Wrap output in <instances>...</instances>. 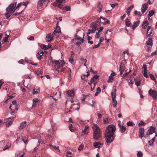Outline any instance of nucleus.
<instances>
[{
    "label": "nucleus",
    "instance_id": "f257e3e1",
    "mask_svg": "<svg viewBox=\"0 0 157 157\" xmlns=\"http://www.w3.org/2000/svg\"><path fill=\"white\" fill-rule=\"evenodd\" d=\"M116 130V127L113 124L109 125L106 127L105 136L107 143H110L113 141L115 137L114 132Z\"/></svg>",
    "mask_w": 157,
    "mask_h": 157
},
{
    "label": "nucleus",
    "instance_id": "f03ea898",
    "mask_svg": "<svg viewBox=\"0 0 157 157\" xmlns=\"http://www.w3.org/2000/svg\"><path fill=\"white\" fill-rule=\"evenodd\" d=\"M16 2L11 4L6 9V13L5 15L6 18H8L17 9L16 8Z\"/></svg>",
    "mask_w": 157,
    "mask_h": 157
},
{
    "label": "nucleus",
    "instance_id": "7ed1b4c3",
    "mask_svg": "<svg viewBox=\"0 0 157 157\" xmlns=\"http://www.w3.org/2000/svg\"><path fill=\"white\" fill-rule=\"evenodd\" d=\"M92 127L93 129V139L95 140H97L101 136L100 129L98 126L95 124H93Z\"/></svg>",
    "mask_w": 157,
    "mask_h": 157
},
{
    "label": "nucleus",
    "instance_id": "20e7f679",
    "mask_svg": "<svg viewBox=\"0 0 157 157\" xmlns=\"http://www.w3.org/2000/svg\"><path fill=\"white\" fill-rule=\"evenodd\" d=\"M90 26L91 29H89V32L87 33L88 41H90L92 39V37L88 36L89 34L90 33H94L95 31L98 29V26H97L95 23L92 24Z\"/></svg>",
    "mask_w": 157,
    "mask_h": 157
},
{
    "label": "nucleus",
    "instance_id": "39448f33",
    "mask_svg": "<svg viewBox=\"0 0 157 157\" xmlns=\"http://www.w3.org/2000/svg\"><path fill=\"white\" fill-rule=\"evenodd\" d=\"M65 2V0H56L53 3V5L55 7H57L60 9H62Z\"/></svg>",
    "mask_w": 157,
    "mask_h": 157
},
{
    "label": "nucleus",
    "instance_id": "423d86ee",
    "mask_svg": "<svg viewBox=\"0 0 157 157\" xmlns=\"http://www.w3.org/2000/svg\"><path fill=\"white\" fill-rule=\"evenodd\" d=\"M53 63L55 64V67L57 69H59L60 67H63V66L65 64V62L63 60H55L52 61Z\"/></svg>",
    "mask_w": 157,
    "mask_h": 157
},
{
    "label": "nucleus",
    "instance_id": "0eeeda50",
    "mask_svg": "<svg viewBox=\"0 0 157 157\" xmlns=\"http://www.w3.org/2000/svg\"><path fill=\"white\" fill-rule=\"evenodd\" d=\"M9 109H14L16 111L18 110V106L16 101L14 100L13 101L12 103L10 105Z\"/></svg>",
    "mask_w": 157,
    "mask_h": 157
},
{
    "label": "nucleus",
    "instance_id": "6e6552de",
    "mask_svg": "<svg viewBox=\"0 0 157 157\" xmlns=\"http://www.w3.org/2000/svg\"><path fill=\"white\" fill-rule=\"evenodd\" d=\"M146 45L148 46V48L147 49V51L149 52L150 51V48H151L153 45V41L151 38H149L148 40L146 43Z\"/></svg>",
    "mask_w": 157,
    "mask_h": 157
},
{
    "label": "nucleus",
    "instance_id": "1a4fd4ad",
    "mask_svg": "<svg viewBox=\"0 0 157 157\" xmlns=\"http://www.w3.org/2000/svg\"><path fill=\"white\" fill-rule=\"evenodd\" d=\"M16 117V116L12 118H9L7 120V121L6 124V126L8 127L13 123L14 119Z\"/></svg>",
    "mask_w": 157,
    "mask_h": 157
},
{
    "label": "nucleus",
    "instance_id": "9d476101",
    "mask_svg": "<svg viewBox=\"0 0 157 157\" xmlns=\"http://www.w3.org/2000/svg\"><path fill=\"white\" fill-rule=\"evenodd\" d=\"M149 94L154 99H157V93L156 91L152 90H150L149 91Z\"/></svg>",
    "mask_w": 157,
    "mask_h": 157
},
{
    "label": "nucleus",
    "instance_id": "9b49d317",
    "mask_svg": "<svg viewBox=\"0 0 157 157\" xmlns=\"http://www.w3.org/2000/svg\"><path fill=\"white\" fill-rule=\"evenodd\" d=\"M40 103L39 100L37 98H34L33 100L32 108H35Z\"/></svg>",
    "mask_w": 157,
    "mask_h": 157
},
{
    "label": "nucleus",
    "instance_id": "f8f14e48",
    "mask_svg": "<svg viewBox=\"0 0 157 157\" xmlns=\"http://www.w3.org/2000/svg\"><path fill=\"white\" fill-rule=\"evenodd\" d=\"M155 132V128L154 127H151L149 128L146 133V135L148 136L150 134H152Z\"/></svg>",
    "mask_w": 157,
    "mask_h": 157
},
{
    "label": "nucleus",
    "instance_id": "ddd939ff",
    "mask_svg": "<svg viewBox=\"0 0 157 157\" xmlns=\"http://www.w3.org/2000/svg\"><path fill=\"white\" fill-rule=\"evenodd\" d=\"M144 128H141L139 129V136L140 138H142L143 137H145V135L144 134Z\"/></svg>",
    "mask_w": 157,
    "mask_h": 157
},
{
    "label": "nucleus",
    "instance_id": "4468645a",
    "mask_svg": "<svg viewBox=\"0 0 157 157\" xmlns=\"http://www.w3.org/2000/svg\"><path fill=\"white\" fill-rule=\"evenodd\" d=\"M100 18L101 19L100 20V22L103 25H106L109 23V21L107 19L102 18L101 17H100Z\"/></svg>",
    "mask_w": 157,
    "mask_h": 157
},
{
    "label": "nucleus",
    "instance_id": "2eb2a0df",
    "mask_svg": "<svg viewBox=\"0 0 157 157\" xmlns=\"http://www.w3.org/2000/svg\"><path fill=\"white\" fill-rule=\"evenodd\" d=\"M118 125L121 132L123 133L125 132L126 130V128L125 126H123L122 124H121L120 123H119L118 124Z\"/></svg>",
    "mask_w": 157,
    "mask_h": 157
},
{
    "label": "nucleus",
    "instance_id": "dca6fc26",
    "mask_svg": "<svg viewBox=\"0 0 157 157\" xmlns=\"http://www.w3.org/2000/svg\"><path fill=\"white\" fill-rule=\"evenodd\" d=\"M98 76L97 75L94 76L93 78L91 79L90 82L88 83L90 85H91L93 82L98 78Z\"/></svg>",
    "mask_w": 157,
    "mask_h": 157
},
{
    "label": "nucleus",
    "instance_id": "f3484780",
    "mask_svg": "<svg viewBox=\"0 0 157 157\" xmlns=\"http://www.w3.org/2000/svg\"><path fill=\"white\" fill-rule=\"evenodd\" d=\"M148 6L147 4L144 3L142 5V6L141 9V11L142 13H143L145 12L148 8Z\"/></svg>",
    "mask_w": 157,
    "mask_h": 157
},
{
    "label": "nucleus",
    "instance_id": "a211bd4d",
    "mask_svg": "<svg viewBox=\"0 0 157 157\" xmlns=\"http://www.w3.org/2000/svg\"><path fill=\"white\" fill-rule=\"evenodd\" d=\"M152 29L151 28L150 26L148 27L147 29V36H150L152 33Z\"/></svg>",
    "mask_w": 157,
    "mask_h": 157
},
{
    "label": "nucleus",
    "instance_id": "6ab92c4d",
    "mask_svg": "<svg viewBox=\"0 0 157 157\" xmlns=\"http://www.w3.org/2000/svg\"><path fill=\"white\" fill-rule=\"evenodd\" d=\"M47 1V0H39L37 4V7L39 8L42 6L43 4Z\"/></svg>",
    "mask_w": 157,
    "mask_h": 157
},
{
    "label": "nucleus",
    "instance_id": "aec40b11",
    "mask_svg": "<svg viewBox=\"0 0 157 157\" xmlns=\"http://www.w3.org/2000/svg\"><path fill=\"white\" fill-rule=\"evenodd\" d=\"M93 145L95 148H98L99 149L102 144L101 143L98 142H94L93 143Z\"/></svg>",
    "mask_w": 157,
    "mask_h": 157
},
{
    "label": "nucleus",
    "instance_id": "412c9836",
    "mask_svg": "<svg viewBox=\"0 0 157 157\" xmlns=\"http://www.w3.org/2000/svg\"><path fill=\"white\" fill-rule=\"evenodd\" d=\"M53 36L50 34H48L46 37V40L47 42L51 41L53 39Z\"/></svg>",
    "mask_w": 157,
    "mask_h": 157
},
{
    "label": "nucleus",
    "instance_id": "4be33fe9",
    "mask_svg": "<svg viewBox=\"0 0 157 157\" xmlns=\"http://www.w3.org/2000/svg\"><path fill=\"white\" fill-rule=\"evenodd\" d=\"M89 127L88 125H86L85 127L84 130L82 132L85 134H87L89 131Z\"/></svg>",
    "mask_w": 157,
    "mask_h": 157
},
{
    "label": "nucleus",
    "instance_id": "5701e85b",
    "mask_svg": "<svg viewBox=\"0 0 157 157\" xmlns=\"http://www.w3.org/2000/svg\"><path fill=\"white\" fill-rule=\"evenodd\" d=\"M67 92L68 96L72 97L74 95V90H68Z\"/></svg>",
    "mask_w": 157,
    "mask_h": 157
},
{
    "label": "nucleus",
    "instance_id": "b1692460",
    "mask_svg": "<svg viewBox=\"0 0 157 157\" xmlns=\"http://www.w3.org/2000/svg\"><path fill=\"white\" fill-rule=\"evenodd\" d=\"M134 80L135 85L137 86H139L141 84V80L136 78H134Z\"/></svg>",
    "mask_w": 157,
    "mask_h": 157
},
{
    "label": "nucleus",
    "instance_id": "393cba45",
    "mask_svg": "<svg viewBox=\"0 0 157 157\" xmlns=\"http://www.w3.org/2000/svg\"><path fill=\"white\" fill-rule=\"evenodd\" d=\"M26 122L25 121H24V122H22L20 124V126H19V129H22L24 128L26 126Z\"/></svg>",
    "mask_w": 157,
    "mask_h": 157
},
{
    "label": "nucleus",
    "instance_id": "a878e982",
    "mask_svg": "<svg viewBox=\"0 0 157 157\" xmlns=\"http://www.w3.org/2000/svg\"><path fill=\"white\" fill-rule=\"evenodd\" d=\"M116 91L117 89L115 88L114 89V91L112 92L111 94L112 99H115L116 96Z\"/></svg>",
    "mask_w": 157,
    "mask_h": 157
},
{
    "label": "nucleus",
    "instance_id": "bb28decb",
    "mask_svg": "<svg viewBox=\"0 0 157 157\" xmlns=\"http://www.w3.org/2000/svg\"><path fill=\"white\" fill-rule=\"evenodd\" d=\"M125 70L124 67L123 65H121L120 67L119 71L120 72V75H122Z\"/></svg>",
    "mask_w": 157,
    "mask_h": 157
},
{
    "label": "nucleus",
    "instance_id": "cd10ccee",
    "mask_svg": "<svg viewBox=\"0 0 157 157\" xmlns=\"http://www.w3.org/2000/svg\"><path fill=\"white\" fill-rule=\"evenodd\" d=\"M149 23L147 21H144L142 24V27L144 29H146Z\"/></svg>",
    "mask_w": 157,
    "mask_h": 157
},
{
    "label": "nucleus",
    "instance_id": "c85d7f7f",
    "mask_svg": "<svg viewBox=\"0 0 157 157\" xmlns=\"http://www.w3.org/2000/svg\"><path fill=\"white\" fill-rule=\"evenodd\" d=\"M28 136H25L24 137H22V141L24 142L25 144H27L28 143Z\"/></svg>",
    "mask_w": 157,
    "mask_h": 157
},
{
    "label": "nucleus",
    "instance_id": "c756f323",
    "mask_svg": "<svg viewBox=\"0 0 157 157\" xmlns=\"http://www.w3.org/2000/svg\"><path fill=\"white\" fill-rule=\"evenodd\" d=\"M61 32L60 28L57 26L56 29L53 33L55 35L56 33H59Z\"/></svg>",
    "mask_w": 157,
    "mask_h": 157
},
{
    "label": "nucleus",
    "instance_id": "7c9ffc66",
    "mask_svg": "<svg viewBox=\"0 0 157 157\" xmlns=\"http://www.w3.org/2000/svg\"><path fill=\"white\" fill-rule=\"evenodd\" d=\"M44 52L42 51H40L38 53L37 57L39 60H40L42 58Z\"/></svg>",
    "mask_w": 157,
    "mask_h": 157
},
{
    "label": "nucleus",
    "instance_id": "2f4dec72",
    "mask_svg": "<svg viewBox=\"0 0 157 157\" xmlns=\"http://www.w3.org/2000/svg\"><path fill=\"white\" fill-rule=\"evenodd\" d=\"M11 146V144L10 143H7L6 145L3 148V150L5 151L9 149Z\"/></svg>",
    "mask_w": 157,
    "mask_h": 157
},
{
    "label": "nucleus",
    "instance_id": "473e14b6",
    "mask_svg": "<svg viewBox=\"0 0 157 157\" xmlns=\"http://www.w3.org/2000/svg\"><path fill=\"white\" fill-rule=\"evenodd\" d=\"M86 61L87 60L86 59H84L83 58H81L80 61V62L82 64H84V65L87 67L86 64Z\"/></svg>",
    "mask_w": 157,
    "mask_h": 157
},
{
    "label": "nucleus",
    "instance_id": "72a5a7b5",
    "mask_svg": "<svg viewBox=\"0 0 157 157\" xmlns=\"http://www.w3.org/2000/svg\"><path fill=\"white\" fill-rule=\"evenodd\" d=\"M140 23V21H137L134 23V24L132 26V27L133 29H134L136 27L139 25Z\"/></svg>",
    "mask_w": 157,
    "mask_h": 157
},
{
    "label": "nucleus",
    "instance_id": "f704fd0d",
    "mask_svg": "<svg viewBox=\"0 0 157 157\" xmlns=\"http://www.w3.org/2000/svg\"><path fill=\"white\" fill-rule=\"evenodd\" d=\"M62 9L63 10L66 11H70L71 7L69 6H66L65 7H63Z\"/></svg>",
    "mask_w": 157,
    "mask_h": 157
},
{
    "label": "nucleus",
    "instance_id": "c9c22d12",
    "mask_svg": "<svg viewBox=\"0 0 157 157\" xmlns=\"http://www.w3.org/2000/svg\"><path fill=\"white\" fill-rule=\"evenodd\" d=\"M84 34H83V36H84ZM84 38V36L83 37V38ZM75 39L77 40H80L82 43H83L84 40L83 39H82L79 36H75Z\"/></svg>",
    "mask_w": 157,
    "mask_h": 157
},
{
    "label": "nucleus",
    "instance_id": "e433bc0d",
    "mask_svg": "<svg viewBox=\"0 0 157 157\" xmlns=\"http://www.w3.org/2000/svg\"><path fill=\"white\" fill-rule=\"evenodd\" d=\"M40 92V90L39 89H35L33 90V93L34 94H37Z\"/></svg>",
    "mask_w": 157,
    "mask_h": 157
},
{
    "label": "nucleus",
    "instance_id": "4c0bfd02",
    "mask_svg": "<svg viewBox=\"0 0 157 157\" xmlns=\"http://www.w3.org/2000/svg\"><path fill=\"white\" fill-rule=\"evenodd\" d=\"M102 6L101 4L100 3H98V5L97 8H98V11L99 12H100L101 10Z\"/></svg>",
    "mask_w": 157,
    "mask_h": 157
},
{
    "label": "nucleus",
    "instance_id": "58836bf2",
    "mask_svg": "<svg viewBox=\"0 0 157 157\" xmlns=\"http://www.w3.org/2000/svg\"><path fill=\"white\" fill-rule=\"evenodd\" d=\"M113 80L114 78L113 77L110 75L107 81L108 83L112 82H113Z\"/></svg>",
    "mask_w": 157,
    "mask_h": 157
},
{
    "label": "nucleus",
    "instance_id": "ea45409f",
    "mask_svg": "<svg viewBox=\"0 0 157 157\" xmlns=\"http://www.w3.org/2000/svg\"><path fill=\"white\" fill-rule=\"evenodd\" d=\"M34 73L36 74L39 75V74H42L43 73V72L42 71H41L40 69H39L36 71H34Z\"/></svg>",
    "mask_w": 157,
    "mask_h": 157
},
{
    "label": "nucleus",
    "instance_id": "a19ab883",
    "mask_svg": "<svg viewBox=\"0 0 157 157\" xmlns=\"http://www.w3.org/2000/svg\"><path fill=\"white\" fill-rule=\"evenodd\" d=\"M22 5H24L25 6H26V3L24 2H21L19 3H18L17 5V6L16 8H17V9L18 8H19Z\"/></svg>",
    "mask_w": 157,
    "mask_h": 157
},
{
    "label": "nucleus",
    "instance_id": "79ce46f5",
    "mask_svg": "<svg viewBox=\"0 0 157 157\" xmlns=\"http://www.w3.org/2000/svg\"><path fill=\"white\" fill-rule=\"evenodd\" d=\"M135 124L133 122L129 121L127 123V125L128 126H132L135 125Z\"/></svg>",
    "mask_w": 157,
    "mask_h": 157
},
{
    "label": "nucleus",
    "instance_id": "37998d69",
    "mask_svg": "<svg viewBox=\"0 0 157 157\" xmlns=\"http://www.w3.org/2000/svg\"><path fill=\"white\" fill-rule=\"evenodd\" d=\"M113 105L114 107H115L117 104V101L115 99H113Z\"/></svg>",
    "mask_w": 157,
    "mask_h": 157
},
{
    "label": "nucleus",
    "instance_id": "c03bdc74",
    "mask_svg": "<svg viewBox=\"0 0 157 157\" xmlns=\"http://www.w3.org/2000/svg\"><path fill=\"white\" fill-rule=\"evenodd\" d=\"M75 105V104H71V106L69 107L68 106L67 101L66 102V107H67V108L68 109H70L72 108H73L74 109V108L73 107V105Z\"/></svg>",
    "mask_w": 157,
    "mask_h": 157
},
{
    "label": "nucleus",
    "instance_id": "a18cd8bd",
    "mask_svg": "<svg viewBox=\"0 0 157 157\" xmlns=\"http://www.w3.org/2000/svg\"><path fill=\"white\" fill-rule=\"evenodd\" d=\"M125 23L127 26L129 27L130 26L131 23L128 18H127L126 20Z\"/></svg>",
    "mask_w": 157,
    "mask_h": 157
},
{
    "label": "nucleus",
    "instance_id": "49530a36",
    "mask_svg": "<svg viewBox=\"0 0 157 157\" xmlns=\"http://www.w3.org/2000/svg\"><path fill=\"white\" fill-rule=\"evenodd\" d=\"M101 88L100 87H98L97 88L96 92L95 94V96H97L98 94L100 93V92L101 91Z\"/></svg>",
    "mask_w": 157,
    "mask_h": 157
},
{
    "label": "nucleus",
    "instance_id": "de8ad7c7",
    "mask_svg": "<svg viewBox=\"0 0 157 157\" xmlns=\"http://www.w3.org/2000/svg\"><path fill=\"white\" fill-rule=\"evenodd\" d=\"M155 11L153 10H151L149 11L148 14L149 17H151L154 14Z\"/></svg>",
    "mask_w": 157,
    "mask_h": 157
},
{
    "label": "nucleus",
    "instance_id": "09e8293b",
    "mask_svg": "<svg viewBox=\"0 0 157 157\" xmlns=\"http://www.w3.org/2000/svg\"><path fill=\"white\" fill-rule=\"evenodd\" d=\"M131 71V70H130L129 71L126 72V73L123 74L122 76V77L123 78H124L125 77H126V76H127L129 73Z\"/></svg>",
    "mask_w": 157,
    "mask_h": 157
},
{
    "label": "nucleus",
    "instance_id": "8fccbe9b",
    "mask_svg": "<svg viewBox=\"0 0 157 157\" xmlns=\"http://www.w3.org/2000/svg\"><path fill=\"white\" fill-rule=\"evenodd\" d=\"M109 118H106L103 120V122L105 124L108 123L109 122Z\"/></svg>",
    "mask_w": 157,
    "mask_h": 157
},
{
    "label": "nucleus",
    "instance_id": "3c124183",
    "mask_svg": "<svg viewBox=\"0 0 157 157\" xmlns=\"http://www.w3.org/2000/svg\"><path fill=\"white\" fill-rule=\"evenodd\" d=\"M21 153H22V152H20L19 154L16 156V157H24V155L25 153L22 152V154H21Z\"/></svg>",
    "mask_w": 157,
    "mask_h": 157
},
{
    "label": "nucleus",
    "instance_id": "603ef678",
    "mask_svg": "<svg viewBox=\"0 0 157 157\" xmlns=\"http://www.w3.org/2000/svg\"><path fill=\"white\" fill-rule=\"evenodd\" d=\"M145 124H146L145 123L143 122V121H141L138 124V125L139 126H144L145 125Z\"/></svg>",
    "mask_w": 157,
    "mask_h": 157
},
{
    "label": "nucleus",
    "instance_id": "864d4df0",
    "mask_svg": "<svg viewBox=\"0 0 157 157\" xmlns=\"http://www.w3.org/2000/svg\"><path fill=\"white\" fill-rule=\"evenodd\" d=\"M125 54H126L128 56H129V52L128 51H125L123 52V56L124 57V59L125 58Z\"/></svg>",
    "mask_w": 157,
    "mask_h": 157
},
{
    "label": "nucleus",
    "instance_id": "5fc2aeb1",
    "mask_svg": "<svg viewBox=\"0 0 157 157\" xmlns=\"http://www.w3.org/2000/svg\"><path fill=\"white\" fill-rule=\"evenodd\" d=\"M10 113L12 115H14L16 113L15 110L14 109H10Z\"/></svg>",
    "mask_w": 157,
    "mask_h": 157
},
{
    "label": "nucleus",
    "instance_id": "6e6d98bb",
    "mask_svg": "<svg viewBox=\"0 0 157 157\" xmlns=\"http://www.w3.org/2000/svg\"><path fill=\"white\" fill-rule=\"evenodd\" d=\"M69 129L70 131L71 132H74V130L72 129V125L71 124H69Z\"/></svg>",
    "mask_w": 157,
    "mask_h": 157
},
{
    "label": "nucleus",
    "instance_id": "4d7b16f0",
    "mask_svg": "<svg viewBox=\"0 0 157 157\" xmlns=\"http://www.w3.org/2000/svg\"><path fill=\"white\" fill-rule=\"evenodd\" d=\"M8 36H6L2 40V42L3 41V43L8 42Z\"/></svg>",
    "mask_w": 157,
    "mask_h": 157
},
{
    "label": "nucleus",
    "instance_id": "13d9d810",
    "mask_svg": "<svg viewBox=\"0 0 157 157\" xmlns=\"http://www.w3.org/2000/svg\"><path fill=\"white\" fill-rule=\"evenodd\" d=\"M143 155V153L141 152L140 151L138 152L137 153V156L138 157H142Z\"/></svg>",
    "mask_w": 157,
    "mask_h": 157
},
{
    "label": "nucleus",
    "instance_id": "bf43d9fd",
    "mask_svg": "<svg viewBox=\"0 0 157 157\" xmlns=\"http://www.w3.org/2000/svg\"><path fill=\"white\" fill-rule=\"evenodd\" d=\"M49 145L52 147L54 148L55 149L59 150V147L58 146L56 147V146H54L53 145H52V143L50 144H49Z\"/></svg>",
    "mask_w": 157,
    "mask_h": 157
},
{
    "label": "nucleus",
    "instance_id": "052dcab7",
    "mask_svg": "<svg viewBox=\"0 0 157 157\" xmlns=\"http://www.w3.org/2000/svg\"><path fill=\"white\" fill-rule=\"evenodd\" d=\"M149 75H150V77L151 78L152 80H154V81H155V78L153 75H152V74H150Z\"/></svg>",
    "mask_w": 157,
    "mask_h": 157
},
{
    "label": "nucleus",
    "instance_id": "680f3d73",
    "mask_svg": "<svg viewBox=\"0 0 157 157\" xmlns=\"http://www.w3.org/2000/svg\"><path fill=\"white\" fill-rule=\"evenodd\" d=\"M143 67L144 68V71H147V68L146 65L145 64H144L143 66Z\"/></svg>",
    "mask_w": 157,
    "mask_h": 157
},
{
    "label": "nucleus",
    "instance_id": "e2e57ef3",
    "mask_svg": "<svg viewBox=\"0 0 157 157\" xmlns=\"http://www.w3.org/2000/svg\"><path fill=\"white\" fill-rule=\"evenodd\" d=\"M144 75L145 77L147 78L148 77L147 75V71H144Z\"/></svg>",
    "mask_w": 157,
    "mask_h": 157
},
{
    "label": "nucleus",
    "instance_id": "0e129e2a",
    "mask_svg": "<svg viewBox=\"0 0 157 157\" xmlns=\"http://www.w3.org/2000/svg\"><path fill=\"white\" fill-rule=\"evenodd\" d=\"M73 155L72 153L70 151H68L67 152V156H72Z\"/></svg>",
    "mask_w": 157,
    "mask_h": 157
},
{
    "label": "nucleus",
    "instance_id": "69168bd1",
    "mask_svg": "<svg viewBox=\"0 0 157 157\" xmlns=\"http://www.w3.org/2000/svg\"><path fill=\"white\" fill-rule=\"evenodd\" d=\"M134 13L136 15H139V16H140L142 15L141 13L140 12H138L137 11H135Z\"/></svg>",
    "mask_w": 157,
    "mask_h": 157
},
{
    "label": "nucleus",
    "instance_id": "338daca9",
    "mask_svg": "<svg viewBox=\"0 0 157 157\" xmlns=\"http://www.w3.org/2000/svg\"><path fill=\"white\" fill-rule=\"evenodd\" d=\"M10 32L9 31H7L6 32L5 36H8L9 37L10 35Z\"/></svg>",
    "mask_w": 157,
    "mask_h": 157
},
{
    "label": "nucleus",
    "instance_id": "774afa93",
    "mask_svg": "<svg viewBox=\"0 0 157 157\" xmlns=\"http://www.w3.org/2000/svg\"><path fill=\"white\" fill-rule=\"evenodd\" d=\"M157 55V51L155 50L154 52H152L151 55V56H154L155 55Z\"/></svg>",
    "mask_w": 157,
    "mask_h": 157
}]
</instances>
